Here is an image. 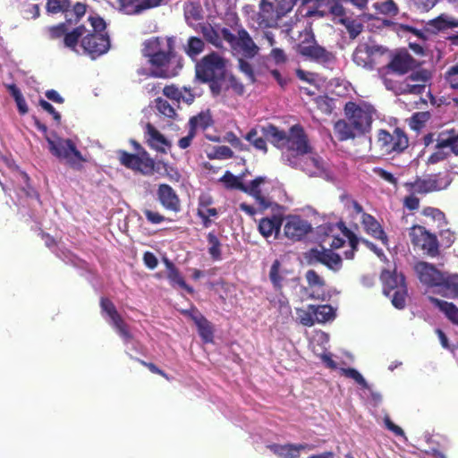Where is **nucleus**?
Returning <instances> with one entry per match:
<instances>
[{"mask_svg":"<svg viewBox=\"0 0 458 458\" xmlns=\"http://www.w3.org/2000/svg\"><path fill=\"white\" fill-rule=\"evenodd\" d=\"M296 312L301 325L312 327L316 323L313 310L310 309V305L307 307V310L298 309Z\"/></svg>","mask_w":458,"mask_h":458,"instance_id":"nucleus-54","label":"nucleus"},{"mask_svg":"<svg viewBox=\"0 0 458 458\" xmlns=\"http://www.w3.org/2000/svg\"><path fill=\"white\" fill-rule=\"evenodd\" d=\"M342 374L346 377L355 380L361 387L368 388V383L362 375L353 368L342 369Z\"/></svg>","mask_w":458,"mask_h":458,"instance_id":"nucleus-59","label":"nucleus"},{"mask_svg":"<svg viewBox=\"0 0 458 458\" xmlns=\"http://www.w3.org/2000/svg\"><path fill=\"white\" fill-rule=\"evenodd\" d=\"M46 140L48 143L49 151L53 156L59 160H64L73 170L81 171L83 169V164L87 160L71 139L57 138L56 140H52L46 136Z\"/></svg>","mask_w":458,"mask_h":458,"instance_id":"nucleus-6","label":"nucleus"},{"mask_svg":"<svg viewBox=\"0 0 458 458\" xmlns=\"http://www.w3.org/2000/svg\"><path fill=\"white\" fill-rule=\"evenodd\" d=\"M156 107L159 113L168 118H174L176 115L174 108L168 103V101L157 98L156 99Z\"/></svg>","mask_w":458,"mask_h":458,"instance_id":"nucleus-56","label":"nucleus"},{"mask_svg":"<svg viewBox=\"0 0 458 458\" xmlns=\"http://www.w3.org/2000/svg\"><path fill=\"white\" fill-rule=\"evenodd\" d=\"M205 43L198 37H190L184 47L185 53L191 58L199 55L204 50Z\"/></svg>","mask_w":458,"mask_h":458,"instance_id":"nucleus-45","label":"nucleus"},{"mask_svg":"<svg viewBox=\"0 0 458 458\" xmlns=\"http://www.w3.org/2000/svg\"><path fill=\"white\" fill-rule=\"evenodd\" d=\"M141 53L148 59L150 69L139 68L136 71L139 76L171 79L182 68V58L175 50L174 37H152L143 42Z\"/></svg>","mask_w":458,"mask_h":458,"instance_id":"nucleus-1","label":"nucleus"},{"mask_svg":"<svg viewBox=\"0 0 458 458\" xmlns=\"http://www.w3.org/2000/svg\"><path fill=\"white\" fill-rule=\"evenodd\" d=\"M146 142L156 151L165 154L171 148L170 141L151 123L146 125Z\"/></svg>","mask_w":458,"mask_h":458,"instance_id":"nucleus-21","label":"nucleus"},{"mask_svg":"<svg viewBox=\"0 0 458 458\" xmlns=\"http://www.w3.org/2000/svg\"><path fill=\"white\" fill-rule=\"evenodd\" d=\"M298 0H277L276 18H281L290 13Z\"/></svg>","mask_w":458,"mask_h":458,"instance_id":"nucleus-58","label":"nucleus"},{"mask_svg":"<svg viewBox=\"0 0 458 458\" xmlns=\"http://www.w3.org/2000/svg\"><path fill=\"white\" fill-rule=\"evenodd\" d=\"M428 301L442 311L453 324L458 326V307L453 302L439 300L433 296H428Z\"/></svg>","mask_w":458,"mask_h":458,"instance_id":"nucleus-27","label":"nucleus"},{"mask_svg":"<svg viewBox=\"0 0 458 458\" xmlns=\"http://www.w3.org/2000/svg\"><path fill=\"white\" fill-rule=\"evenodd\" d=\"M377 144L383 155L396 156L409 147V138L405 131L396 127L392 132L381 129L377 131Z\"/></svg>","mask_w":458,"mask_h":458,"instance_id":"nucleus-8","label":"nucleus"},{"mask_svg":"<svg viewBox=\"0 0 458 458\" xmlns=\"http://www.w3.org/2000/svg\"><path fill=\"white\" fill-rule=\"evenodd\" d=\"M446 147L438 146V138L437 139L436 150L428 157L427 164H437L445 159L449 156V153L445 150Z\"/></svg>","mask_w":458,"mask_h":458,"instance_id":"nucleus-57","label":"nucleus"},{"mask_svg":"<svg viewBox=\"0 0 458 458\" xmlns=\"http://www.w3.org/2000/svg\"><path fill=\"white\" fill-rule=\"evenodd\" d=\"M143 214H144L146 219L152 225H157V224H160L165 221H172L171 219L166 218L165 216H163L159 212L152 211L148 208L143 210Z\"/></svg>","mask_w":458,"mask_h":458,"instance_id":"nucleus-64","label":"nucleus"},{"mask_svg":"<svg viewBox=\"0 0 458 458\" xmlns=\"http://www.w3.org/2000/svg\"><path fill=\"white\" fill-rule=\"evenodd\" d=\"M89 21L92 27V31L82 37L81 46L85 53L95 59L109 50L110 38L105 31L106 24L103 18L100 16H89Z\"/></svg>","mask_w":458,"mask_h":458,"instance_id":"nucleus-4","label":"nucleus"},{"mask_svg":"<svg viewBox=\"0 0 458 458\" xmlns=\"http://www.w3.org/2000/svg\"><path fill=\"white\" fill-rule=\"evenodd\" d=\"M267 448L273 452L279 458H299L298 449L296 444H271Z\"/></svg>","mask_w":458,"mask_h":458,"instance_id":"nucleus-32","label":"nucleus"},{"mask_svg":"<svg viewBox=\"0 0 458 458\" xmlns=\"http://www.w3.org/2000/svg\"><path fill=\"white\" fill-rule=\"evenodd\" d=\"M130 143L133 147L134 153L118 150L117 157L120 164L143 175H152L155 172V160L137 140H131Z\"/></svg>","mask_w":458,"mask_h":458,"instance_id":"nucleus-5","label":"nucleus"},{"mask_svg":"<svg viewBox=\"0 0 458 458\" xmlns=\"http://www.w3.org/2000/svg\"><path fill=\"white\" fill-rule=\"evenodd\" d=\"M338 21L346 28L350 38H355L363 30V25L352 18L348 17L347 19L339 20Z\"/></svg>","mask_w":458,"mask_h":458,"instance_id":"nucleus-49","label":"nucleus"},{"mask_svg":"<svg viewBox=\"0 0 458 458\" xmlns=\"http://www.w3.org/2000/svg\"><path fill=\"white\" fill-rule=\"evenodd\" d=\"M428 26L433 31H440L451 28H458V19L448 16L446 14H441L437 18L430 20L428 22Z\"/></svg>","mask_w":458,"mask_h":458,"instance_id":"nucleus-30","label":"nucleus"},{"mask_svg":"<svg viewBox=\"0 0 458 458\" xmlns=\"http://www.w3.org/2000/svg\"><path fill=\"white\" fill-rule=\"evenodd\" d=\"M266 182V178L263 176H258L253 179L249 185L243 186L242 192L253 197L259 203L262 210L267 209L271 207V202L266 197L263 196L260 185Z\"/></svg>","mask_w":458,"mask_h":458,"instance_id":"nucleus-24","label":"nucleus"},{"mask_svg":"<svg viewBox=\"0 0 458 458\" xmlns=\"http://www.w3.org/2000/svg\"><path fill=\"white\" fill-rule=\"evenodd\" d=\"M420 281L428 286H436L441 279L443 272L436 268L432 264L426 261H419L414 266Z\"/></svg>","mask_w":458,"mask_h":458,"instance_id":"nucleus-20","label":"nucleus"},{"mask_svg":"<svg viewBox=\"0 0 458 458\" xmlns=\"http://www.w3.org/2000/svg\"><path fill=\"white\" fill-rule=\"evenodd\" d=\"M344 114L345 120H339L335 124V133L342 141L369 132L376 109L365 101H348L344 106Z\"/></svg>","mask_w":458,"mask_h":458,"instance_id":"nucleus-3","label":"nucleus"},{"mask_svg":"<svg viewBox=\"0 0 458 458\" xmlns=\"http://www.w3.org/2000/svg\"><path fill=\"white\" fill-rule=\"evenodd\" d=\"M438 146L448 147L454 154L458 156V132L452 129L439 133Z\"/></svg>","mask_w":458,"mask_h":458,"instance_id":"nucleus-33","label":"nucleus"},{"mask_svg":"<svg viewBox=\"0 0 458 458\" xmlns=\"http://www.w3.org/2000/svg\"><path fill=\"white\" fill-rule=\"evenodd\" d=\"M444 78L451 89H458V62L447 68Z\"/></svg>","mask_w":458,"mask_h":458,"instance_id":"nucleus-53","label":"nucleus"},{"mask_svg":"<svg viewBox=\"0 0 458 458\" xmlns=\"http://www.w3.org/2000/svg\"><path fill=\"white\" fill-rule=\"evenodd\" d=\"M310 155L308 157L300 158L297 168L300 167L309 176H319L324 172L322 159L317 154Z\"/></svg>","mask_w":458,"mask_h":458,"instance_id":"nucleus-26","label":"nucleus"},{"mask_svg":"<svg viewBox=\"0 0 458 458\" xmlns=\"http://www.w3.org/2000/svg\"><path fill=\"white\" fill-rule=\"evenodd\" d=\"M312 230L311 225L300 216H288L284 225L285 237L296 242L301 241Z\"/></svg>","mask_w":458,"mask_h":458,"instance_id":"nucleus-17","label":"nucleus"},{"mask_svg":"<svg viewBox=\"0 0 458 458\" xmlns=\"http://www.w3.org/2000/svg\"><path fill=\"white\" fill-rule=\"evenodd\" d=\"M259 131L275 148L281 150L283 161L293 168H297L300 158L313 153L309 136L300 123L292 125L288 131L273 123L260 126Z\"/></svg>","mask_w":458,"mask_h":458,"instance_id":"nucleus-2","label":"nucleus"},{"mask_svg":"<svg viewBox=\"0 0 458 458\" xmlns=\"http://www.w3.org/2000/svg\"><path fill=\"white\" fill-rule=\"evenodd\" d=\"M436 287L438 288L437 293L443 297L450 299L458 298V275L443 273L441 279L438 280Z\"/></svg>","mask_w":458,"mask_h":458,"instance_id":"nucleus-22","label":"nucleus"},{"mask_svg":"<svg viewBox=\"0 0 458 458\" xmlns=\"http://www.w3.org/2000/svg\"><path fill=\"white\" fill-rule=\"evenodd\" d=\"M100 308L109 317L111 321L120 316L114 304L108 298L102 297L100 299Z\"/></svg>","mask_w":458,"mask_h":458,"instance_id":"nucleus-55","label":"nucleus"},{"mask_svg":"<svg viewBox=\"0 0 458 458\" xmlns=\"http://www.w3.org/2000/svg\"><path fill=\"white\" fill-rule=\"evenodd\" d=\"M157 199L165 210L174 213H179L182 210L181 199L169 184L161 183L158 185Z\"/></svg>","mask_w":458,"mask_h":458,"instance_id":"nucleus-18","label":"nucleus"},{"mask_svg":"<svg viewBox=\"0 0 458 458\" xmlns=\"http://www.w3.org/2000/svg\"><path fill=\"white\" fill-rule=\"evenodd\" d=\"M68 23L66 21L64 22H61L57 25H54L47 28L48 37L50 39H59L63 38L65 35V32L67 30V25Z\"/></svg>","mask_w":458,"mask_h":458,"instance_id":"nucleus-61","label":"nucleus"},{"mask_svg":"<svg viewBox=\"0 0 458 458\" xmlns=\"http://www.w3.org/2000/svg\"><path fill=\"white\" fill-rule=\"evenodd\" d=\"M86 12V4L81 2L76 3L72 9L69 7V11L66 12V22L69 25L77 24L81 21V19L85 15Z\"/></svg>","mask_w":458,"mask_h":458,"instance_id":"nucleus-37","label":"nucleus"},{"mask_svg":"<svg viewBox=\"0 0 458 458\" xmlns=\"http://www.w3.org/2000/svg\"><path fill=\"white\" fill-rule=\"evenodd\" d=\"M309 264H322L334 273L339 272L343 267V259L331 249L312 248L307 253Z\"/></svg>","mask_w":458,"mask_h":458,"instance_id":"nucleus-12","label":"nucleus"},{"mask_svg":"<svg viewBox=\"0 0 458 458\" xmlns=\"http://www.w3.org/2000/svg\"><path fill=\"white\" fill-rule=\"evenodd\" d=\"M409 237L414 249H419L430 258L439 256V242L435 233L428 231L425 226L414 225L409 229Z\"/></svg>","mask_w":458,"mask_h":458,"instance_id":"nucleus-10","label":"nucleus"},{"mask_svg":"<svg viewBox=\"0 0 458 458\" xmlns=\"http://www.w3.org/2000/svg\"><path fill=\"white\" fill-rule=\"evenodd\" d=\"M310 309L313 310L316 323H326L335 318V310L330 305H312Z\"/></svg>","mask_w":458,"mask_h":458,"instance_id":"nucleus-36","label":"nucleus"},{"mask_svg":"<svg viewBox=\"0 0 458 458\" xmlns=\"http://www.w3.org/2000/svg\"><path fill=\"white\" fill-rule=\"evenodd\" d=\"M275 8L276 7L273 3L267 0L260 1L259 16L262 22H266L267 25H268L269 21L277 19L276 14L275 15V12L276 10Z\"/></svg>","mask_w":458,"mask_h":458,"instance_id":"nucleus-42","label":"nucleus"},{"mask_svg":"<svg viewBox=\"0 0 458 458\" xmlns=\"http://www.w3.org/2000/svg\"><path fill=\"white\" fill-rule=\"evenodd\" d=\"M417 66V61L407 52L394 55L386 65V69L399 75H403L412 71Z\"/></svg>","mask_w":458,"mask_h":458,"instance_id":"nucleus-19","label":"nucleus"},{"mask_svg":"<svg viewBox=\"0 0 458 458\" xmlns=\"http://www.w3.org/2000/svg\"><path fill=\"white\" fill-rule=\"evenodd\" d=\"M282 224L283 219L280 216L265 217L259 221V231L264 237L268 238L273 233H279Z\"/></svg>","mask_w":458,"mask_h":458,"instance_id":"nucleus-28","label":"nucleus"},{"mask_svg":"<svg viewBox=\"0 0 458 458\" xmlns=\"http://www.w3.org/2000/svg\"><path fill=\"white\" fill-rule=\"evenodd\" d=\"M383 284V293L391 299L392 304L399 310L405 307L407 286L402 274L384 269L380 275Z\"/></svg>","mask_w":458,"mask_h":458,"instance_id":"nucleus-7","label":"nucleus"},{"mask_svg":"<svg viewBox=\"0 0 458 458\" xmlns=\"http://www.w3.org/2000/svg\"><path fill=\"white\" fill-rule=\"evenodd\" d=\"M343 0H332V4L329 7V13L335 17H338L339 20L347 19L346 12L342 4Z\"/></svg>","mask_w":458,"mask_h":458,"instance_id":"nucleus-63","label":"nucleus"},{"mask_svg":"<svg viewBox=\"0 0 458 458\" xmlns=\"http://www.w3.org/2000/svg\"><path fill=\"white\" fill-rule=\"evenodd\" d=\"M184 16L188 21H199L203 18V9L199 3H188L184 7Z\"/></svg>","mask_w":458,"mask_h":458,"instance_id":"nucleus-47","label":"nucleus"},{"mask_svg":"<svg viewBox=\"0 0 458 458\" xmlns=\"http://www.w3.org/2000/svg\"><path fill=\"white\" fill-rule=\"evenodd\" d=\"M201 33L205 39L215 46L217 48L222 47V38L217 30H216L211 25H203L200 28Z\"/></svg>","mask_w":458,"mask_h":458,"instance_id":"nucleus-46","label":"nucleus"},{"mask_svg":"<svg viewBox=\"0 0 458 458\" xmlns=\"http://www.w3.org/2000/svg\"><path fill=\"white\" fill-rule=\"evenodd\" d=\"M298 52L302 56L321 64L331 63L335 60V55L319 46L313 34L310 36V38L302 40L298 45Z\"/></svg>","mask_w":458,"mask_h":458,"instance_id":"nucleus-14","label":"nucleus"},{"mask_svg":"<svg viewBox=\"0 0 458 458\" xmlns=\"http://www.w3.org/2000/svg\"><path fill=\"white\" fill-rule=\"evenodd\" d=\"M353 62L363 68L373 69L371 51L368 46L358 47L352 55Z\"/></svg>","mask_w":458,"mask_h":458,"instance_id":"nucleus-31","label":"nucleus"},{"mask_svg":"<svg viewBox=\"0 0 458 458\" xmlns=\"http://www.w3.org/2000/svg\"><path fill=\"white\" fill-rule=\"evenodd\" d=\"M220 181L228 190H238L242 191L244 183L242 182L241 177L234 175L230 171H226L221 177Z\"/></svg>","mask_w":458,"mask_h":458,"instance_id":"nucleus-48","label":"nucleus"},{"mask_svg":"<svg viewBox=\"0 0 458 458\" xmlns=\"http://www.w3.org/2000/svg\"><path fill=\"white\" fill-rule=\"evenodd\" d=\"M244 139L249 141L257 150L262 151L267 154L268 151L267 140L263 134L259 136V128H251L248 133L244 136Z\"/></svg>","mask_w":458,"mask_h":458,"instance_id":"nucleus-34","label":"nucleus"},{"mask_svg":"<svg viewBox=\"0 0 458 458\" xmlns=\"http://www.w3.org/2000/svg\"><path fill=\"white\" fill-rule=\"evenodd\" d=\"M212 124L213 119L209 110L206 112H200L197 115L191 117L189 120V126L191 129H193L194 131H196L198 128L206 130Z\"/></svg>","mask_w":458,"mask_h":458,"instance_id":"nucleus-35","label":"nucleus"},{"mask_svg":"<svg viewBox=\"0 0 458 458\" xmlns=\"http://www.w3.org/2000/svg\"><path fill=\"white\" fill-rule=\"evenodd\" d=\"M268 276L275 290L279 291L283 288L284 274L281 271V262L278 259L272 263Z\"/></svg>","mask_w":458,"mask_h":458,"instance_id":"nucleus-39","label":"nucleus"},{"mask_svg":"<svg viewBox=\"0 0 458 458\" xmlns=\"http://www.w3.org/2000/svg\"><path fill=\"white\" fill-rule=\"evenodd\" d=\"M430 79L431 74L426 69L413 71L400 83V94L421 95L424 93L427 83Z\"/></svg>","mask_w":458,"mask_h":458,"instance_id":"nucleus-15","label":"nucleus"},{"mask_svg":"<svg viewBox=\"0 0 458 458\" xmlns=\"http://www.w3.org/2000/svg\"><path fill=\"white\" fill-rule=\"evenodd\" d=\"M451 182L452 178L448 175L444 178H438V175H433L426 179L417 177L413 182H405L404 186L411 193L426 194L445 189Z\"/></svg>","mask_w":458,"mask_h":458,"instance_id":"nucleus-13","label":"nucleus"},{"mask_svg":"<svg viewBox=\"0 0 458 458\" xmlns=\"http://www.w3.org/2000/svg\"><path fill=\"white\" fill-rule=\"evenodd\" d=\"M361 225L364 231L376 240L380 241L383 244H387L388 237L384 231L382 225L370 214L363 213L361 216Z\"/></svg>","mask_w":458,"mask_h":458,"instance_id":"nucleus-23","label":"nucleus"},{"mask_svg":"<svg viewBox=\"0 0 458 458\" xmlns=\"http://www.w3.org/2000/svg\"><path fill=\"white\" fill-rule=\"evenodd\" d=\"M208 243V253L213 260H220L222 259L221 242L214 232H209L207 235Z\"/></svg>","mask_w":458,"mask_h":458,"instance_id":"nucleus-44","label":"nucleus"},{"mask_svg":"<svg viewBox=\"0 0 458 458\" xmlns=\"http://www.w3.org/2000/svg\"><path fill=\"white\" fill-rule=\"evenodd\" d=\"M71 7L70 0H48L47 3V11L51 13H63L64 15Z\"/></svg>","mask_w":458,"mask_h":458,"instance_id":"nucleus-50","label":"nucleus"},{"mask_svg":"<svg viewBox=\"0 0 458 458\" xmlns=\"http://www.w3.org/2000/svg\"><path fill=\"white\" fill-rule=\"evenodd\" d=\"M6 88L15 100L19 114L21 115L26 114L29 108L20 89L15 84H7Z\"/></svg>","mask_w":458,"mask_h":458,"instance_id":"nucleus-43","label":"nucleus"},{"mask_svg":"<svg viewBox=\"0 0 458 458\" xmlns=\"http://www.w3.org/2000/svg\"><path fill=\"white\" fill-rule=\"evenodd\" d=\"M167 273L166 277L170 283V284L174 287L178 286L183 290H185L188 293H193L194 290L191 286L186 284L183 276H182L179 269L176 267V266L167 258H164L163 259Z\"/></svg>","mask_w":458,"mask_h":458,"instance_id":"nucleus-25","label":"nucleus"},{"mask_svg":"<svg viewBox=\"0 0 458 458\" xmlns=\"http://www.w3.org/2000/svg\"><path fill=\"white\" fill-rule=\"evenodd\" d=\"M208 86L213 97H225L229 89H232L237 96H242L245 92L244 85L228 72L216 78Z\"/></svg>","mask_w":458,"mask_h":458,"instance_id":"nucleus-16","label":"nucleus"},{"mask_svg":"<svg viewBox=\"0 0 458 458\" xmlns=\"http://www.w3.org/2000/svg\"><path fill=\"white\" fill-rule=\"evenodd\" d=\"M421 214L437 223V228L441 229L447 225V220L444 212L437 208L427 207L422 209Z\"/></svg>","mask_w":458,"mask_h":458,"instance_id":"nucleus-40","label":"nucleus"},{"mask_svg":"<svg viewBox=\"0 0 458 458\" xmlns=\"http://www.w3.org/2000/svg\"><path fill=\"white\" fill-rule=\"evenodd\" d=\"M113 327L116 329L119 335L123 338L126 342H129L132 339V335L129 330L128 325L124 322L123 318L118 316L114 319L111 321Z\"/></svg>","mask_w":458,"mask_h":458,"instance_id":"nucleus-51","label":"nucleus"},{"mask_svg":"<svg viewBox=\"0 0 458 458\" xmlns=\"http://www.w3.org/2000/svg\"><path fill=\"white\" fill-rule=\"evenodd\" d=\"M140 0H117L119 8L129 15L138 14V4Z\"/></svg>","mask_w":458,"mask_h":458,"instance_id":"nucleus-60","label":"nucleus"},{"mask_svg":"<svg viewBox=\"0 0 458 458\" xmlns=\"http://www.w3.org/2000/svg\"><path fill=\"white\" fill-rule=\"evenodd\" d=\"M198 332L204 343H212L214 340V327L210 321L204 316L196 324Z\"/></svg>","mask_w":458,"mask_h":458,"instance_id":"nucleus-38","label":"nucleus"},{"mask_svg":"<svg viewBox=\"0 0 458 458\" xmlns=\"http://www.w3.org/2000/svg\"><path fill=\"white\" fill-rule=\"evenodd\" d=\"M113 327L116 329L119 335L123 338L126 342H129L132 339V335L129 330L128 325L124 322L123 318L118 316L114 319L111 321Z\"/></svg>","mask_w":458,"mask_h":458,"instance_id":"nucleus-52","label":"nucleus"},{"mask_svg":"<svg viewBox=\"0 0 458 458\" xmlns=\"http://www.w3.org/2000/svg\"><path fill=\"white\" fill-rule=\"evenodd\" d=\"M225 60L217 53L212 52L196 64V77L204 83L210 84L226 72Z\"/></svg>","mask_w":458,"mask_h":458,"instance_id":"nucleus-9","label":"nucleus"},{"mask_svg":"<svg viewBox=\"0 0 458 458\" xmlns=\"http://www.w3.org/2000/svg\"><path fill=\"white\" fill-rule=\"evenodd\" d=\"M86 32H88V30L84 25L77 26L72 31L66 30L63 39L64 46L72 51L77 52V46L80 38H82Z\"/></svg>","mask_w":458,"mask_h":458,"instance_id":"nucleus-29","label":"nucleus"},{"mask_svg":"<svg viewBox=\"0 0 458 458\" xmlns=\"http://www.w3.org/2000/svg\"><path fill=\"white\" fill-rule=\"evenodd\" d=\"M373 8L381 14L395 16L398 12V6L393 0H377L373 4Z\"/></svg>","mask_w":458,"mask_h":458,"instance_id":"nucleus-41","label":"nucleus"},{"mask_svg":"<svg viewBox=\"0 0 458 458\" xmlns=\"http://www.w3.org/2000/svg\"><path fill=\"white\" fill-rule=\"evenodd\" d=\"M305 278L310 287H324L326 285L325 280L313 269H310L306 272Z\"/></svg>","mask_w":458,"mask_h":458,"instance_id":"nucleus-62","label":"nucleus"},{"mask_svg":"<svg viewBox=\"0 0 458 458\" xmlns=\"http://www.w3.org/2000/svg\"><path fill=\"white\" fill-rule=\"evenodd\" d=\"M221 34L235 54L245 58H252L258 54L259 47L245 29L239 30L235 36L229 29L223 28Z\"/></svg>","mask_w":458,"mask_h":458,"instance_id":"nucleus-11","label":"nucleus"}]
</instances>
